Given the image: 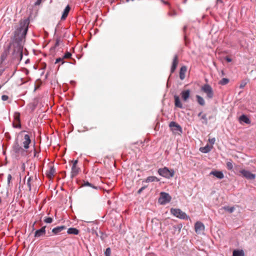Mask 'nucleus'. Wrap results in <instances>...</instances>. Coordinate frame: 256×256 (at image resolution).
Returning <instances> with one entry per match:
<instances>
[{
    "instance_id": "f257e3e1",
    "label": "nucleus",
    "mask_w": 256,
    "mask_h": 256,
    "mask_svg": "<svg viewBox=\"0 0 256 256\" xmlns=\"http://www.w3.org/2000/svg\"><path fill=\"white\" fill-rule=\"evenodd\" d=\"M28 30V26L26 24H20V26L14 32V38L16 40L22 41L24 38Z\"/></svg>"
},
{
    "instance_id": "f03ea898",
    "label": "nucleus",
    "mask_w": 256,
    "mask_h": 256,
    "mask_svg": "<svg viewBox=\"0 0 256 256\" xmlns=\"http://www.w3.org/2000/svg\"><path fill=\"white\" fill-rule=\"evenodd\" d=\"M158 174L166 178H170L174 176V171L173 169H168L167 167L160 168L158 170Z\"/></svg>"
},
{
    "instance_id": "7ed1b4c3",
    "label": "nucleus",
    "mask_w": 256,
    "mask_h": 256,
    "mask_svg": "<svg viewBox=\"0 0 256 256\" xmlns=\"http://www.w3.org/2000/svg\"><path fill=\"white\" fill-rule=\"evenodd\" d=\"M170 212L175 216L182 220H188L190 218L189 216L181 210L179 208H172L170 209Z\"/></svg>"
},
{
    "instance_id": "20e7f679",
    "label": "nucleus",
    "mask_w": 256,
    "mask_h": 256,
    "mask_svg": "<svg viewBox=\"0 0 256 256\" xmlns=\"http://www.w3.org/2000/svg\"><path fill=\"white\" fill-rule=\"evenodd\" d=\"M201 90L206 94V98L212 99L214 96V91L212 88L208 84H204L201 88Z\"/></svg>"
},
{
    "instance_id": "39448f33",
    "label": "nucleus",
    "mask_w": 256,
    "mask_h": 256,
    "mask_svg": "<svg viewBox=\"0 0 256 256\" xmlns=\"http://www.w3.org/2000/svg\"><path fill=\"white\" fill-rule=\"evenodd\" d=\"M172 200L171 196L166 192H161L160 193V196L158 198V202L161 204H166L170 202Z\"/></svg>"
},
{
    "instance_id": "423d86ee",
    "label": "nucleus",
    "mask_w": 256,
    "mask_h": 256,
    "mask_svg": "<svg viewBox=\"0 0 256 256\" xmlns=\"http://www.w3.org/2000/svg\"><path fill=\"white\" fill-rule=\"evenodd\" d=\"M239 172L242 176L243 177L248 180H253L256 178V174L251 173L250 171L242 169L239 171Z\"/></svg>"
},
{
    "instance_id": "0eeeda50",
    "label": "nucleus",
    "mask_w": 256,
    "mask_h": 256,
    "mask_svg": "<svg viewBox=\"0 0 256 256\" xmlns=\"http://www.w3.org/2000/svg\"><path fill=\"white\" fill-rule=\"evenodd\" d=\"M72 166L71 170V176L73 178L76 176L78 174L80 169L77 166V164L78 162V160L72 161Z\"/></svg>"
},
{
    "instance_id": "6e6552de",
    "label": "nucleus",
    "mask_w": 256,
    "mask_h": 256,
    "mask_svg": "<svg viewBox=\"0 0 256 256\" xmlns=\"http://www.w3.org/2000/svg\"><path fill=\"white\" fill-rule=\"evenodd\" d=\"M13 126L16 128H20L21 127L20 114L19 112H16L14 114V121L13 122Z\"/></svg>"
},
{
    "instance_id": "1a4fd4ad",
    "label": "nucleus",
    "mask_w": 256,
    "mask_h": 256,
    "mask_svg": "<svg viewBox=\"0 0 256 256\" xmlns=\"http://www.w3.org/2000/svg\"><path fill=\"white\" fill-rule=\"evenodd\" d=\"M195 231L198 234L202 233L204 230V224L199 222H197L194 225Z\"/></svg>"
},
{
    "instance_id": "9d476101",
    "label": "nucleus",
    "mask_w": 256,
    "mask_h": 256,
    "mask_svg": "<svg viewBox=\"0 0 256 256\" xmlns=\"http://www.w3.org/2000/svg\"><path fill=\"white\" fill-rule=\"evenodd\" d=\"M178 64V56L177 54L174 55L172 65L170 68V72L173 73L174 72Z\"/></svg>"
},
{
    "instance_id": "9b49d317",
    "label": "nucleus",
    "mask_w": 256,
    "mask_h": 256,
    "mask_svg": "<svg viewBox=\"0 0 256 256\" xmlns=\"http://www.w3.org/2000/svg\"><path fill=\"white\" fill-rule=\"evenodd\" d=\"M31 142L30 137L28 134H25L24 136V140L22 142L24 147L25 149H28L29 148V144Z\"/></svg>"
},
{
    "instance_id": "f8f14e48",
    "label": "nucleus",
    "mask_w": 256,
    "mask_h": 256,
    "mask_svg": "<svg viewBox=\"0 0 256 256\" xmlns=\"http://www.w3.org/2000/svg\"><path fill=\"white\" fill-rule=\"evenodd\" d=\"M46 226H44L40 230H36L34 234V236L38 238L44 236L46 234Z\"/></svg>"
},
{
    "instance_id": "ddd939ff",
    "label": "nucleus",
    "mask_w": 256,
    "mask_h": 256,
    "mask_svg": "<svg viewBox=\"0 0 256 256\" xmlns=\"http://www.w3.org/2000/svg\"><path fill=\"white\" fill-rule=\"evenodd\" d=\"M239 121L240 123L244 122L246 124H250L251 122L248 117L246 114H242L240 116L239 118Z\"/></svg>"
},
{
    "instance_id": "4468645a",
    "label": "nucleus",
    "mask_w": 256,
    "mask_h": 256,
    "mask_svg": "<svg viewBox=\"0 0 256 256\" xmlns=\"http://www.w3.org/2000/svg\"><path fill=\"white\" fill-rule=\"evenodd\" d=\"M210 174L213 175L219 179H222L224 178V174L221 171H218V170L212 171L210 172Z\"/></svg>"
},
{
    "instance_id": "2eb2a0df",
    "label": "nucleus",
    "mask_w": 256,
    "mask_h": 256,
    "mask_svg": "<svg viewBox=\"0 0 256 256\" xmlns=\"http://www.w3.org/2000/svg\"><path fill=\"white\" fill-rule=\"evenodd\" d=\"M55 172V168H54V167L51 166L49 170L46 172V176L48 177L50 179H52L54 176Z\"/></svg>"
},
{
    "instance_id": "dca6fc26",
    "label": "nucleus",
    "mask_w": 256,
    "mask_h": 256,
    "mask_svg": "<svg viewBox=\"0 0 256 256\" xmlns=\"http://www.w3.org/2000/svg\"><path fill=\"white\" fill-rule=\"evenodd\" d=\"M181 96L183 100L186 102L190 96V90H187L182 91Z\"/></svg>"
},
{
    "instance_id": "f3484780",
    "label": "nucleus",
    "mask_w": 256,
    "mask_h": 256,
    "mask_svg": "<svg viewBox=\"0 0 256 256\" xmlns=\"http://www.w3.org/2000/svg\"><path fill=\"white\" fill-rule=\"evenodd\" d=\"M187 70V68L186 66H182L180 68V78L181 80H183L185 78V74Z\"/></svg>"
},
{
    "instance_id": "a211bd4d",
    "label": "nucleus",
    "mask_w": 256,
    "mask_h": 256,
    "mask_svg": "<svg viewBox=\"0 0 256 256\" xmlns=\"http://www.w3.org/2000/svg\"><path fill=\"white\" fill-rule=\"evenodd\" d=\"M174 105H175L176 107L182 108V104L180 102L179 96L177 95H174Z\"/></svg>"
},
{
    "instance_id": "6ab92c4d",
    "label": "nucleus",
    "mask_w": 256,
    "mask_h": 256,
    "mask_svg": "<svg viewBox=\"0 0 256 256\" xmlns=\"http://www.w3.org/2000/svg\"><path fill=\"white\" fill-rule=\"evenodd\" d=\"M169 126L171 128H174L175 130L182 132V127L174 122H171L169 124Z\"/></svg>"
},
{
    "instance_id": "aec40b11",
    "label": "nucleus",
    "mask_w": 256,
    "mask_h": 256,
    "mask_svg": "<svg viewBox=\"0 0 256 256\" xmlns=\"http://www.w3.org/2000/svg\"><path fill=\"white\" fill-rule=\"evenodd\" d=\"M70 6L68 5L66 8H64V12H63V13H62V17H61V20H66V17L68 16V14L70 11Z\"/></svg>"
},
{
    "instance_id": "412c9836",
    "label": "nucleus",
    "mask_w": 256,
    "mask_h": 256,
    "mask_svg": "<svg viewBox=\"0 0 256 256\" xmlns=\"http://www.w3.org/2000/svg\"><path fill=\"white\" fill-rule=\"evenodd\" d=\"M67 232L70 234L78 235L79 234V230L74 228H70L68 230Z\"/></svg>"
},
{
    "instance_id": "4be33fe9",
    "label": "nucleus",
    "mask_w": 256,
    "mask_h": 256,
    "mask_svg": "<svg viewBox=\"0 0 256 256\" xmlns=\"http://www.w3.org/2000/svg\"><path fill=\"white\" fill-rule=\"evenodd\" d=\"M159 180L156 177L154 176H148L144 180H143L142 182H158Z\"/></svg>"
},
{
    "instance_id": "5701e85b",
    "label": "nucleus",
    "mask_w": 256,
    "mask_h": 256,
    "mask_svg": "<svg viewBox=\"0 0 256 256\" xmlns=\"http://www.w3.org/2000/svg\"><path fill=\"white\" fill-rule=\"evenodd\" d=\"M66 227L65 226H58V227H56V228H54L52 230V232L53 233H54V234H57L59 232H62V230L66 229Z\"/></svg>"
},
{
    "instance_id": "b1692460",
    "label": "nucleus",
    "mask_w": 256,
    "mask_h": 256,
    "mask_svg": "<svg viewBox=\"0 0 256 256\" xmlns=\"http://www.w3.org/2000/svg\"><path fill=\"white\" fill-rule=\"evenodd\" d=\"M196 98L197 102L200 105L202 106H204L205 105V101L202 97L199 95H196Z\"/></svg>"
},
{
    "instance_id": "393cba45",
    "label": "nucleus",
    "mask_w": 256,
    "mask_h": 256,
    "mask_svg": "<svg viewBox=\"0 0 256 256\" xmlns=\"http://www.w3.org/2000/svg\"><path fill=\"white\" fill-rule=\"evenodd\" d=\"M244 254L242 250H234L232 252V256H244Z\"/></svg>"
},
{
    "instance_id": "a878e982",
    "label": "nucleus",
    "mask_w": 256,
    "mask_h": 256,
    "mask_svg": "<svg viewBox=\"0 0 256 256\" xmlns=\"http://www.w3.org/2000/svg\"><path fill=\"white\" fill-rule=\"evenodd\" d=\"M200 151L204 153H208L210 150V148L208 145L200 148Z\"/></svg>"
},
{
    "instance_id": "bb28decb",
    "label": "nucleus",
    "mask_w": 256,
    "mask_h": 256,
    "mask_svg": "<svg viewBox=\"0 0 256 256\" xmlns=\"http://www.w3.org/2000/svg\"><path fill=\"white\" fill-rule=\"evenodd\" d=\"M222 208L228 212L230 213H232L234 210V206L230 207L229 206H224Z\"/></svg>"
},
{
    "instance_id": "cd10ccee",
    "label": "nucleus",
    "mask_w": 256,
    "mask_h": 256,
    "mask_svg": "<svg viewBox=\"0 0 256 256\" xmlns=\"http://www.w3.org/2000/svg\"><path fill=\"white\" fill-rule=\"evenodd\" d=\"M229 80L227 78H222L219 82V84L221 85H226L229 82Z\"/></svg>"
},
{
    "instance_id": "c85d7f7f",
    "label": "nucleus",
    "mask_w": 256,
    "mask_h": 256,
    "mask_svg": "<svg viewBox=\"0 0 256 256\" xmlns=\"http://www.w3.org/2000/svg\"><path fill=\"white\" fill-rule=\"evenodd\" d=\"M202 121V124H208V118L206 116V114H204L201 116V118Z\"/></svg>"
},
{
    "instance_id": "c756f323",
    "label": "nucleus",
    "mask_w": 256,
    "mask_h": 256,
    "mask_svg": "<svg viewBox=\"0 0 256 256\" xmlns=\"http://www.w3.org/2000/svg\"><path fill=\"white\" fill-rule=\"evenodd\" d=\"M226 168L228 170H232L233 168V164L232 161L230 160V162H228L226 164Z\"/></svg>"
},
{
    "instance_id": "7c9ffc66",
    "label": "nucleus",
    "mask_w": 256,
    "mask_h": 256,
    "mask_svg": "<svg viewBox=\"0 0 256 256\" xmlns=\"http://www.w3.org/2000/svg\"><path fill=\"white\" fill-rule=\"evenodd\" d=\"M182 228V225L180 224L174 225L173 226L174 230H178V232H180Z\"/></svg>"
},
{
    "instance_id": "2f4dec72",
    "label": "nucleus",
    "mask_w": 256,
    "mask_h": 256,
    "mask_svg": "<svg viewBox=\"0 0 256 256\" xmlns=\"http://www.w3.org/2000/svg\"><path fill=\"white\" fill-rule=\"evenodd\" d=\"M31 180H32L31 177L28 178V180H27V182H26V184L28 186L29 190H31V189H32L31 184H30Z\"/></svg>"
},
{
    "instance_id": "473e14b6",
    "label": "nucleus",
    "mask_w": 256,
    "mask_h": 256,
    "mask_svg": "<svg viewBox=\"0 0 256 256\" xmlns=\"http://www.w3.org/2000/svg\"><path fill=\"white\" fill-rule=\"evenodd\" d=\"M53 219L52 218H46L44 222L46 223L50 224L52 222Z\"/></svg>"
},
{
    "instance_id": "72a5a7b5",
    "label": "nucleus",
    "mask_w": 256,
    "mask_h": 256,
    "mask_svg": "<svg viewBox=\"0 0 256 256\" xmlns=\"http://www.w3.org/2000/svg\"><path fill=\"white\" fill-rule=\"evenodd\" d=\"M72 54L70 52H66L64 55L63 56L64 58H69L71 57Z\"/></svg>"
},
{
    "instance_id": "f704fd0d",
    "label": "nucleus",
    "mask_w": 256,
    "mask_h": 256,
    "mask_svg": "<svg viewBox=\"0 0 256 256\" xmlns=\"http://www.w3.org/2000/svg\"><path fill=\"white\" fill-rule=\"evenodd\" d=\"M111 254V249L110 248H106V252H105V255L106 256H110Z\"/></svg>"
},
{
    "instance_id": "c9c22d12",
    "label": "nucleus",
    "mask_w": 256,
    "mask_h": 256,
    "mask_svg": "<svg viewBox=\"0 0 256 256\" xmlns=\"http://www.w3.org/2000/svg\"><path fill=\"white\" fill-rule=\"evenodd\" d=\"M64 57H62V58H58L56 60L55 64H56V63H58V62H62V64H63L64 62Z\"/></svg>"
},
{
    "instance_id": "e433bc0d",
    "label": "nucleus",
    "mask_w": 256,
    "mask_h": 256,
    "mask_svg": "<svg viewBox=\"0 0 256 256\" xmlns=\"http://www.w3.org/2000/svg\"><path fill=\"white\" fill-rule=\"evenodd\" d=\"M146 187L147 186H142L138 190V193L139 194H140Z\"/></svg>"
},
{
    "instance_id": "4c0bfd02",
    "label": "nucleus",
    "mask_w": 256,
    "mask_h": 256,
    "mask_svg": "<svg viewBox=\"0 0 256 256\" xmlns=\"http://www.w3.org/2000/svg\"><path fill=\"white\" fill-rule=\"evenodd\" d=\"M208 141L210 144H214V142H216V139L214 138L209 139Z\"/></svg>"
},
{
    "instance_id": "58836bf2",
    "label": "nucleus",
    "mask_w": 256,
    "mask_h": 256,
    "mask_svg": "<svg viewBox=\"0 0 256 256\" xmlns=\"http://www.w3.org/2000/svg\"><path fill=\"white\" fill-rule=\"evenodd\" d=\"M8 99V96L6 95H2V100L4 101L7 100Z\"/></svg>"
},
{
    "instance_id": "ea45409f",
    "label": "nucleus",
    "mask_w": 256,
    "mask_h": 256,
    "mask_svg": "<svg viewBox=\"0 0 256 256\" xmlns=\"http://www.w3.org/2000/svg\"><path fill=\"white\" fill-rule=\"evenodd\" d=\"M168 14H169L170 16H176V12L173 11V12H170L168 13Z\"/></svg>"
},
{
    "instance_id": "a19ab883",
    "label": "nucleus",
    "mask_w": 256,
    "mask_h": 256,
    "mask_svg": "<svg viewBox=\"0 0 256 256\" xmlns=\"http://www.w3.org/2000/svg\"><path fill=\"white\" fill-rule=\"evenodd\" d=\"M11 180H12V176H11V174H9L8 176V183L10 182Z\"/></svg>"
},
{
    "instance_id": "79ce46f5",
    "label": "nucleus",
    "mask_w": 256,
    "mask_h": 256,
    "mask_svg": "<svg viewBox=\"0 0 256 256\" xmlns=\"http://www.w3.org/2000/svg\"><path fill=\"white\" fill-rule=\"evenodd\" d=\"M20 149H21V148L18 146V145H17L16 146H15V151L16 152H18Z\"/></svg>"
},
{
    "instance_id": "37998d69",
    "label": "nucleus",
    "mask_w": 256,
    "mask_h": 256,
    "mask_svg": "<svg viewBox=\"0 0 256 256\" xmlns=\"http://www.w3.org/2000/svg\"><path fill=\"white\" fill-rule=\"evenodd\" d=\"M42 0H37V1L35 2V5L38 6L40 5L42 2Z\"/></svg>"
},
{
    "instance_id": "c03bdc74",
    "label": "nucleus",
    "mask_w": 256,
    "mask_h": 256,
    "mask_svg": "<svg viewBox=\"0 0 256 256\" xmlns=\"http://www.w3.org/2000/svg\"><path fill=\"white\" fill-rule=\"evenodd\" d=\"M226 60L228 62H232V58H229V57H228V56H226Z\"/></svg>"
},
{
    "instance_id": "a18cd8bd",
    "label": "nucleus",
    "mask_w": 256,
    "mask_h": 256,
    "mask_svg": "<svg viewBox=\"0 0 256 256\" xmlns=\"http://www.w3.org/2000/svg\"><path fill=\"white\" fill-rule=\"evenodd\" d=\"M216 2L217 3H222V0H216Z\"/></svg>"
},
{
    "instance_id": "49530a36",
    "label": "nucleus",
    "mask_w": 256,
    "mask_h": 256,
    "mask_svg": "<svg viewBox=\"0 0 256 256\" xmlns=\"http://www.w3.org/2000/svg\"><path fill=\"white\" fill-rule=\"evenodd\" d=\"M162 2H164V4H168V3L167 2H166L164 0H162Z\"/></svg>"
},
{
    "instance_id": "de8ad7c7",
    "label": "nucleus",
    "mask_w": 256,
    "mask_h": 256,
    "mask_svg": "<svg viewBox=\"0 0 256 256\" xmlns=\"http://www.w3.org/2000/svg\"><path fill=\"white\" fill-rule=\"evenodd\" d=\"M202 112H201L198 114V116L199 117L201 116H202Z\"/></svg>"
},
{
    "instance_id": "09e8293b",
    "label": "nucleus",
    "mask_w": 256,
    "mask_h": 256,
    "mask_svg": "<svg viewBox=\"0 0 256 256\" xmlns=\"http://www.w3.org/2000/svg\"><path fill=\"white\" fill-rule=\"evenodd\" d=\"M84 185H85V186H90V184L89 182H86V184H84Z\"/></svg>"
},
{
    "instance_id": "8fccbe9b",
    "label": "nucleus",
    "mask_w": 256,
    "mask_h": 256,
    "mask_svg": "<svg viewBox=\"0 0 256 256\" xmlns=\"http://www.w3.org/2000/svg\"><path fill=\"white\" fill-rule=\"evenodd\" d=\"M186 28H187L186 26H184V27L183 30H184V32L186 30Z\"/></svg>"
},
{
    "instance_id": "3c124183",
    "label": "nucleus",
    "mask_w": 256,
    "mask_h": 256,
    "mask_svg": "<svg viewBox=\"0 0 256 256\" xmlns=\"http://www.w3.org/2000/svg\"><path fill=\"white\" fill-rule=\"evenodd\" d=\"M58 44H58V41H57V42H56V44H55V45H56V46H58Z\"/></svg>"
},
{
    "instance_id": "603ef678",
    "label": "nucleus",
    "mask_w": 256,
    "mask_h": 256,
    "mask_svg": "<svg viewBox=\"0 0 256 256\" xmlns=\"http://www.w3.org/2000/svg\"><path fill=\"white\" fill-rule=\"evenodd\" d=\"M244 86V85H243V84H241V85L240 86V88H243Z\"/></svg>"
},
{
    "instance_id": "864d4df0",
    "label": "nucleus",
    "mask_w": 256,
    "mask_h": 256,
    "mask_svg": "<svg viewBox=\"0 0 256 256\" xmlns=\"http://www.w3.org/2000/svg\"><path fill=\"white\" fill-rule=\"evenodd\" d=\"M186 0H184V4H185V3H186Z\"/></svg>"
},
{
    "instance_id": "5fc2aeb1",
    "label": "nucleus",
    "mask_w": 256,
    "mask_h": 256,
    "mask_svg": "<svg viewBox=\"0 0 256 256\" xmlns=\"http://www.w3.org/2000/svg\"><path fill=\"white\" fill-rule=\"evenodd\" d=\"M251 2H252V1H256V0H250Z\"/></svg>"
},
{
    "instance_id": "6e6d98bb",
    "label": "nucleus",
    "mask_w": 256,
    "mask_h": 256,
    "mask_svg": "<svg viewBox=\"0 0 256 256\" xmlns=\"http://www.w3.org/2000/svg\"><path fill=\"white\" fill-rule=\"evenodd\" d=\"M222 74H223V75L224 74L223 71H222Z\"/></svg>"
},
{
    "instance_id": "4d7b16f0",
    "label": "nucleus",
    "mask_w": 256,
    "mask_h": 256,
    "mask_svg": "<svg viewBox=\"0 0 256 256\" xmlns=\"http://www.w3.org/2000/svg\"><path fill=\"white\" fill-rule=\"evenodd\" d=\"M110 190H108L107 191V192H110Z\"/></svg>"
},
{
    "instance_id": "13d9d810",
    "label": "nucleus",
    "mask_w": 256,
    "mask_h": 256,
    "mask_svg": "<svg viewBox=\"0 0 256 256\" xmlns=\"http://www.w3.org/2000/svg\"><path fill=\"white\" fill-rule=\"evenodd\" d=\"M108 203L110 204V200L108 201Z\"/></svg>"
},
{
    "instance_id": "bf43d9fd",
    "label": "nucleus",
    "mask_w": 256,
    "mask_h": 256,
    "mask_svg": "<svg viewBox=\"0 0 256 256\" xmlns=\"http://www.w3.org/2000/svg\"><path fill=\"white\" fill-rule=\"evenodd\" d=\"M1 88H2V86H0V89Z\"/></svg>"
},
{
    "instance_id": "052dcab7",
    "label": "nucleus",
    "mask_w": 256,
    "mask_h": 256,
    "mask_svg": "<svg viewBox=\"0 0 256 256\" xmlns=\"http://www.w3.org/2000/svg\"><path fill=\"white\" fill-rule=\"evenodd\" d=\"M114 2V0H113V2Z\"/></svg>"
}]
</instances>
